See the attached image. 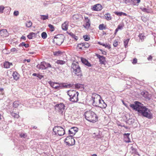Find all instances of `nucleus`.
Returning <instances> with one entry per match:
<instances>
[{
  "mask_svg": "<svg viewBox=\"0 0 156 156\" xmlns=\"http://www.w3.org/2000/svg\"><path fill=\"white\" fill-rule=\"evenodd\" d=\"M83 37L86 41H88L90 39L89 37L87 35H84Z\"/></svg>",
  "mask_w": 156,
  "mask_h": 156,
  "instance_id": "obj_43",
  "label": "nucleus"
},
{
  "mask_svg": "<svg viewBox=\"0 0 156 156\" xmlns=\"http://www.w3.org/2000/svg\"><path fill=\"white\" fill-rule=\"evenodd\" d=\"M75 87L77 88H80V85L78 84H75Z\"/></svg>",
  "mask_w": 156,
  "mask_h": 156,
  "instance_id": "obj_57",
  "label": "nucleus"
},
{
  "mask_svg": "<svg viewBox=\"0 0 156 156\" xmlns=\"http://www.w3.org/2000/svg\"><path fill=\"white\" fill-rule=\"evenodd\" d=\"M81 61L82 63L87 66L88 67L91 66V65L87 59L82 58H81Z\"/></svg>",
  "mask_w": 156,
  "mask_h": 156,
  "instance_id": "obj_16",
  "label": "nucleus"
},
{
  "mask_svg": "<svg viewBox=\"0 0 156 156\" xmlns=\"http://www.w3.org/2000/svg\"><path fill=\"white\" fill-rule=\"evenodd\" d=\"M78 93L77 91L74 90H70L67 91L68 95L69 96L70 98H72Z\"/></svg>",
  "mask_w": 156,
  "mask_h": 156,
  "instance_id": "obj_10",
  "label": "nucleus"
},
{
  "mask_svg": "<svg viewBox=\"0 0 156 156\" xmlns=\"http://www.w3.org/2000/svg\"><path fill=\"white\" fill-rule=\"evenodd\" d=\"M55 108L56 111H58L62 115L64 113L66 109L65 106L63 103H60V104L56 105L55 106Z\"/></svg>",
  "mask_w": 156,
  "mask_h": 156,
  "instance_id": "obj_7",
  "label": "nucleus"
},
{
  "mask_svg": "<svg viewBox=\"0 0 156 156\" xmlns=\"http://www.w3.org/2000/svg\"><path fill=\"white\" fill-rule=\"evenodd\" d=\"M79 93L77 94L76 95L71 98H69L70 101L73 102H77L78 101V96Z\"/></svg>",
  "mask_w": 156,
  "mask_h": 156,
  "instance_id": "obj_17",
  "label": "nucleus"
},
{
  "mask_svg": "<svg viewBox=\"0 0 156 156\" xmlns=\"http://www.w3.org/2000/svg\"><path fill=\"white\" fill-rule=\"evenodd\" d=\"M64 142L69 146H71L75 144V141L73 137V136H69L66 137L65 140Z\"/></svg>",
  "mask_w": 156,
  "mask_h": 156,
  "instance_id": "obj_8",
  "label": "nucleus"
},
{
  "mask_svg": "<svg viewBox=\"0 0 156 156\" xmlns=\"http://www.w3.org/2000/svg\"><path fill=\"white\" fill-rule=\"evenodd\" d=\"M99 28L100 30H103L105 29V27H104V24H101L99 25Z\"/></svg>",
  "mask_w": 156,
  "mask_h": 156,
  "instance_id": "obj_41",
  "label": "nucleus"
},
{
  "mask_svg": "<svg viewBox=\"0 0 156 156\" xmlns=\"http://www.w3.org/2000/svg\"><path fill=\"white\" fill-rule=\"evenodd\" d=\"M86 120L89 122L95 123L98 120V117L95 113L91 111H87L84 113Z\"/></svg>",
  "mask_w": 156,
  "mask_h": 156,
  "instance_id": "obj_3",
  "label": "nucleus"
},
{
  "mask_svg": "<svg viewBox=\"0 0 156 156\" xmlns=\"http://www.w3.org/2000/svg\"><path fill=\"white\" fill-rule=\"evenodd\" d=\"M9 127L7 124L5 123L4 122H1L0 123V129L2 130L6 131V129H8Z\"/></svg>",
  "mask_w": 156,
  "mask_h": 156,
  "instance_id": "obj_13",
  "label": "nucleus"
},
{
  "mask_svg": "<svg viewBox=\"0 0 156 156\" xmlns=\"http://www.w3.org/2000/svg\"><path fill=\"white\" fill-rule=\"evenodd\" d=\"M20 45H21L22 46H24L26 48H28L29 46L28 44H25L24 42H22Z\"/></svg>",
  "mask_w": 156,
  "mask_h": 156,
  "instance_id": "obj_39",
  "label": "nucleus"
},
{
  "mask_svg": "<svg viewBox=\"0 0 156 156\" xmlns=\"http://www.w3.org/2000/svg\"><path fill=\"white\" fill-rule=\"evenodd\" d=\"M41 19L43 20H45L48 19V15H41Z\"/></svg>",
  "mask_w": 156,
  "mask_h": 156,
  "instance_id": "obj_30",
  "label": "nucleus"
},
{
  "mask_svg": "<svg viewBox=\"0 0 156 156\" xmlns=\"http://www.w3.org/2000/svg\"><path fill=\"white\" fill-rule=\"evenodd\" d=\"M53 53L54 55L55 56H58L60 55L62 53L61 51H58L54 52Z\"/></svg>",
  "mask_w": 156,
  "mask_h": 156,
  "instance_id": "obj_29",
  "label": "nucleus"
},
{
  "mask_svg": "<svg viewBox=\"0 0 156 156\" xmlns=\"http://www.w3.org/2000/svg\"><path fill=\"white\" fill-rule=\"evenodd\" d=\"M32 25V22L30 21H27L26 23V26L28 27H30Z\"/></svg>",
  "mask_w": 156,
  "mask_h": 156,
  "instance_id": "obj_35",
  "label": "nucleus"
},
{
  "mask_svg": "<svg viewBox=\"0 0 156 156\" xmlns=\"http://www.w3.org/2000/svg\"><path fill=\"white\" fill-rule=\"evenodd\" d=\"M55 63L62 65L66 63V62L63 60H58L55 62Z\"/></svg>",
  "mask_w": 156,
  "mask_h": 156,
  "instance_id": "obj_26",
  "label": "nucleus"
},
{
  "mask_svg": "<svg viewBox=\"0 0 156 156\" xmlns=\"http://www.w3.org/2000/svg\"><path fill=\"white\" fill-rule=\"evenodd\" d=\"M76 16H77L76 15H74L73 16V17L74 18H76V19H78V18H77V17H76Z\"/></svg>",
  "mask_w": 156,
  "mask_h": 156,
  "instance_id": "obj_64",
  "label": "nucleus"
},
{
  "mask_svg": "<svg viewBox=\"0 0 156 156\" xmlns=\"http://www.w3.org/2000/svg\"><path fill=\"white\" fill-rule=\"evenodd\" d=\"M35 33L33 32H31L27 35V37L29 39H31L33 37H35L36 35Z\"/></svg>",
  "mask_w": 156,
  "mask_h": 156,
  "instance_id": "obj_23",
  "label": "nucleus"
},
{
  "mask_svg": "<svg viewBox=\"0 0 156 156\" xmlns=\"http://www.w3.org/2000/svg\"><path fill=\"white\" fill-rule=\"evenodd\" d=\"M93 101L92 104L94 106L99 107L101 108H105L107 104L104 100L101 99L100 95L96 94H93L91 97V100Z\"/></svg>",
  "mask_w": 156,
  "mask_h": 156,
  "instance_id": "obj_2",
  "label": "nucleus"
},
{
  "mask_svg": "<svg viewBox=\"0 0 156 156\" xmlns=\"http://www.w3.org/2000/svg\"><path fill=\"white\" fill-rule=\"evenodd\" d=\"M68 23L67 22H65L62 24V27L63 30H67L68 28Z\"/></svg>",
  "mask_w": 156,
  "mask_h": 156,
  "instance_id": "obj_18",
  "label": "nucleus"
},
{
  "mask_svg": "<svg viewBox=\"0 0 156 156\" xmlns=\"http://www.w3.org/2000/svg\"><path fill=\"white\" fill-rule=\"evenodd\" d=\"M130 149H131V151L133 154L136 151V150L134 148L133 146L131 147Z\"/></svg>",
  "mask_w": 156,
  "mask_h": 156,
  "instance_id": "obj_46",
  "label": "nucleus"
},
{
  "mask_svg": "<svg viewBox=\"0 0 156 156\" xmlns=\"http://www.w3.org/2000/svg\"><path fill=\"white\" fill-rule=\"evenodd\" d=\"M105 16V19L108 20H110L111 19L110 14L108 13H106Z\"/></svg>",
  "mask_w": 156,
  "mask_h": 156,
  "instance_id": "obj_28",
  "label": "nucleus"
},
{
  "mask_svg": "<svg viewBox=\"0 0 156 156\" xmlns=\"http://www.w3.org/2000/svg\"><path fill=\"white\" fill-rule=\"evenodd\" d=\"M49 83L50 85L53 88H54L55 89V87H56V86L55 85L56 84H57L58 83L57 82H49Z\"/></svg>",
  "mask_w": 156,
  "mask_h": 156,
  "instance_id": "obj_32",
  "label": "nucleus"
},
{
  "mask_svg": "<svg viewBox=\"0 0 156 156\" xmlns=\"http://www.w3.org/2000/svg\"><path fill=\"white\" fill-rule=\"evenodd\" d=\"M123 26L121 24H119L118 25L117 28L119 30H121L122 29Z\"/></svg>",
  "mask_w": 156,
  "mask_h": 156,
  "instance_id": "obj_48",
  "label": "nucleus"
},
{
  "mask_svg": "<svg viewBox=\"0 0 156 156\" xmlns=\"http://www.w3.org/2000/svg\"><path fill=\"white\" fill-rule=\"evenodd\" d=\"M115 14L118 16H121L122 15L124 16H126V14L125 13H123L122 12H115Z\"/></svg>",
  "mask_w": 156,
  "mask_h": 156,
  "instance_id": "obj_31",
  "label": "nucleus"
},
{
  "mask_svg": "<svg viewBox=\"0 0 156 156\" xmlns=\"http://www.w3.org/2000/svg\"><path fill=\"white\" fill-rule=\"evenodd\" d=\"M19 12L18 11H15L13 12V15L14 16H17L19 14Z\"/></svg>",
  "mask_w": 156,
  "mask_h": 156,
  "instance_id": "obj_47",
  "label": "nucleus"
},
{
  "mask_svg": "<svg viewBox=\"0 0 156 156\" xmlns=\"http://www.w3.org/2000/svg\"><path fill=\"white\" fill-rule=\"evenodd\" d=\"M4 8L2 6H0V12H2Z\"/></svg>",
  "mask_w": 156,
  "mask_h": 156,
  "instance_id": "obj_54",
  "label": "nucleus"
},
{
  "mask_svg": "<svg viewBox=\"0 0 156 156\" xmlns=\"http://www.w3.org/2000/svg\"><path fill=\"white\" fill-rule=\"evenodd\" d=\"M79 45H82V46H84L85 48H88L90 46L89 44L87 42L82 43L79 44Z\"/></svg>",
  "mask_w": 156,
  "mask_h": 156,
  "instance_id": "obj_27",
  "label": "nucleus"
},
{
  "mask_svg": "<svg viewBox=\"0 0 156 156\" xmlns=\"http://www.w3.org/2000/svg\"><path fill=\"white\" fill-rule=\"evenodd\" d=\"M146 93H145V92H142L141 93V94L143 95V96L145 97H146V96L145 95V94Z\"/></svg>",
  "mask_w": 156,
  "mask_h": 156,
  "instance_id": "obj_61",
  "label": "nucleus"
},
{
  "mask_svg": "<svg viewBox=\"0 0 156 156\" xmlns=\"http://www.w3.org/2000/svg\"><path fill=\"white\" fill-rule=\"evenodd\" d=\"M41 36L43 39H46L47 37V34L45 32H43L42 33Z\"/></svg>",
  "mask_w": 156,
  "mask_h": 156,
  "instance_id": "obj_37",
  "label": "nucleus"
},
{
  "mask_svg": "<svg viewBox=\"0 0 156 156\" xmlns=\"http://www.w3.org/2000/svg\"><path fill=\"white\" fill-rule=\"evenodd\" d=\"M57 84L59 85V89L63 88H67L68 87V85H66L65 83H58Z\"/></svg>",
  "mask_w": 156,
  "mask_h": 156,
  "instance_id": "obj_21",
  "label": "nucleus"
},
{
  "mask_svg": "<svg viewBox=\"0 0 156 156\" xmlns=\"http://www.w3.org/2000/svg\"><path fill=\"white\" fill-rule=\"evenodd\" d=\"M129 106L133 110L137 111L140 115L148 118H151L152 117L149 110L139 101H135L134 104H130Z\"/></svg>",
  "mask_w": 156,
  "mask_h": 156,
  "instance_id": "obj_1",
  "label": "nucleus"
},
{
  "mask_svg": "<svg viewBox=\"0 0 156 156\" xmlns=\"http://www.w3.org/2000/svg\"><path fill=\"white\" fill-rule=\"evenodd\" d=\"M105 48H107L108 49H110L111 48L110 45L109 44H105Z\"/></svg>",
  "mask_w": 156,
  "mask_h": 156,
  "instance_id": "obj_55",
  "label": "nucleus"
},
{
  "mask_svg": "<svg viewBox=\"0 0 156 156\" xmlns=\"http://www.w3.org/2000/svg\"><path fill=\"white\" fill-rule=\"evenodd\" d=\"M135 121V120L134 119L132 118L129 119L126 121V123L129 125H131L134 123Z\"/></svg>",
  "mask_w": 156,
  "mask_h": 156,
  "instance_id": "obj_20",
  "label": "nucleus"
},
{
  "mask_svg": "<svg viewBox=\"0 0 156 156\" xmlns=\"http://www.w3.org/2000/svg\"><path fill=\"white\" fill-rule=\"evenodd\" d=\"M118 126H120L121 127H125V128H126V129H127V127L126 126H124V125H122V124H119L118 125Z\"/></svg>",
  "mask_w": 156,
  "mask_h": 156,
  "instance_id": "obj_59",
  "label": "nucleus"
},
{
  "mask_svg": "<svg viewBox=\"0 0 156 156\" xmlns=\"http://www.w3.org/2000/svg\"><path fill=\"white\" fill-rule=\"evenodd\" d=\"M37 77L39 78L40 80L42 78H43L44 76L41 75L39 74H38V76H37Z\"/></svg>",
  "mask_w": 156,
  "mask_h": 156,
  "instance_id": "obj_52",
  "label": "nucleus"
},
{
  "mask_svg": "<svg viewBox=\"0 0 156 156\" xmlns=\"http://www.w3.org/2000/svg\"><path fill=\"white\" fill-rule=\"evenodd\" d=\"M84 23L83 26L85 29H89L90 25V19H89L87 17L85 16L84 17Z\"/></svg>",
  "mask_w": 156,
  "mask_h": 156,
  "instance_id": "obj_9",
  "label": "nucleus"
},
{
  "mask_svg": "<svg viewBox=\"0 0 156 156\" xmlns=\"http://www.w3.org/2000/svg\"><path fill=\"white\" fill-rule=\"evenodd\" d=\"M53 131L56 134L62 136L65 134V131L64 129L59 126H55L53 128Z\"/></svg>",
  "mask_w": 156,
  "mask_h": 156,
  "instance_id": "obj_6",
  "label": "nucleus"
},
{
  "mask_svg": "<svg viewBox=\"0 0 156 156\" xmlns=\"http://www.w3.org/2000/svg\"><path fill=\"white\" fill-rule=\"evenodd\" d=\"M12 76L14 79L15 80H17L19 78V75L16 72H14L13 73Z\"/></svg>",
  "mask_w": 156,
  "mask_h": 156,
  "instance_id": "obj_22",
  "label": "nucleus"
},
{
  "mask_svg": "<svg viewBox=\"0 0 156 156\" xmlns=\"http://www.w3.org/2000/svg\"><path fill=\"white\" fill-rule=\"evenodd\" d=\"M20 136L22 138H25L27 137V135L26 133H21L20 134Z\"/></svg>",
  "mask_w": 156,
  "mask_h": 156,
  "instance_id": "obj_44",
  "label": "nucleus"
},
{
  "mask_svg": "<svg viewBox=\"0 0 156 156\" xmlns=\"http://www.w3.org/2000/svg\"><path fill=\"white\" fill-rule=\"evenodd\" d=\"M138 37H139L140 38L141 40H144V38L145 37L144 34L142 33L140 34L139 35H138Z\"/></svg>",
  "mask_w": 156,
  "mask_h": 156,
  "instance_id": "obj_40",
  "label": "nucleus"
},
{
  "mask_svg": "<svg viewBox=\"0 0 156 156\" xmlns=\"http://www.w3.org/2000/svg\"><path fill=\"white\" fill-rule=\"evenodd\" d=\"M102 9V6L99 4L94 5L93 7V9L94 11H99Z\"/></svg>",
  "mask_w": 156,
  "mask_h": 156,
  "instance_id": "obj_14",
  "label": "nucleus"
},
{
  "mask_svg": "<svg viewBox=\"0 0 156 156\" xmlns=\"http://www.w3.org/2000/svg\"><path fill=\"white\" fill-rule=\"evenodd\" d=\"M142 11L144 12H148V9L146 8H143L142 9Z\"/></svg>",
  "mask_w": 156,
  "mask_h": 156,
  "instance_id": "obj_53",
  "label": "nucleus"
},
{
  "mask_svg": "<svg viewBox=\"0 0 156 156\" xmlns=\"http://www.w3.org/2000/svg\"><path fill=\"white\" fill-rule=\"evenodd\" d=\"M134 0H124V2L127 4L129 5L132 4H133Z\"/></svg>",
  "mask_w": 156,
  "mask_h": 156,
  "instance_id": "obj_25",
  "label": "nucleus"
},
{
  "mask_svg": "<svg viewBox=\"0 0 156 156\" xmlns=\"http://www.w3.org/2000/svg\"><path fill=\"white\" fill-rule=\"evenodd\" d=\"M95 55L99 59L100 63L101 64L105 65V58L98 54H96Z\"/></svg>",
  "mask_w": 156,
  "mask_h": 156,
  "instance_id": "obj_11",
  "label": "nucleus"
},
{
  "mask_svg": "<svg viewBox=\"0 0 156 156\" xmlns=\"http://www.w3.org/2000/svg\"><path fill=\"white\" fill-rule=\"evenodd\" d=\"M19 105V102L18 101H15L13 104L14 108H17Z\"/></svg>",
  "mask_w": 156,
  "mask_h": 156,
  "instance_id": "obj_38",
  "label": "nucleus"
},
{
  "mask_svg": "<svg viewBox=\"0 0 156 156\" xmlns=\"http://www.w3.org/2000/svg\"><path fill=\"white\" fill-rule=\"evenodd\" d=\"M69 134L70 135V136H73L75 134V132L73 130L72 127L69 130Z\"/></svg>",
  "mask_w": 156,
  "mask_h": 156,
  "instance_id": "obj_24",
  "label": "nucleus"
},
{
  "mask_svg": "<svg viewBox=\"0 0 156 156\" xmlns=\"http://www.w3.org/2000/svg\"><path fill=\"white\" fill-rule=\"evenodd\" d=\"M75 40H77L78 39V37L77 36L72 33H70L69 34Z\"/></svg>",
  "mask_w": 156,
  "mask_h": 156,
  "instance_id": "obj_36",
  "label": "nucleus"
},
{
  "mask_svg": "<svg viewBox=\"0 0 156 156\" xmlns=\"http://www.w3.org/2000/svg\"><path fill=\"white\" fill-rule=\"evenodd\" d=\"M0 34L2 36L6 37L8 36V33L6 29H2L0 30Z\"/></svg>",
  "mask_w": 156,
  "mask_h": 156,
  "instance_id": "obj_15",
  "label": "nucleus"
},
{
  "mask_svg": "<svg viewBox=\"0 0 156 156\" xmlns=\"http://www.w3.org/2000/svg\"><path fill=\"white\" fill-rule=\"evenodd\" d=\"M64 41V36L63 35H57L55 36L53 42L58 45H60Z\"/></svg>",
  "mask_w": 156,
  "mask_h": 156,
  "instance_id": "obj_5",
  "label": "nucleus"
},
{
  "mask_svg": "<svg viewBox=\"0 0 156 156\" xmlns=\"http://www.w3.org/2000/svg\"><path fill=\"white\" fill-rule=\"evenodd\" d=\"M129 40V39L128 38L126 40H124V46L126 48V47L127 46V44L128 43Z\"/></svg>",
  "mask_w": 156,
  "mask_h": 156,
  "instance_id": "obj_34",
  "label": "nucleus"
},
{
  "mask_svg": "<svg viewBox=\"0 0 156 156\" xmlns=\"http://www.w3.org/2000/svg\"><path fill=\"white\" fill-rule=\"evenodd\" d=\"M38 74H37L36 73H34L32 74V75L33 76H36L37 77Z\"/></svg>",
  "mask_w": 156,
  "mask_h": 156,
  "instance_id": "obj_63",
  "label": "nucleus"
},
{
  "mask_svg": "<svg viewBox=\"0 0 156 156\" xmlns=\"http://www.w3.org/2000/svg\"><path fill=\"white\" fill-rule=\"evenodd\" d=\"M147 59L148 60H151L152 59V57L151 55H150Z\"/></svg>",
  "mask_w": 156,
  "mask_h": 156,
  "instance_id": "obj_58",
  "label": "nucleus"
},
{
  "mask_svg": "<svg viewBox=\"0 0 156 156\" xmlns=\"http://www.w3.org/2000/svg\"><path fill=\"white\" fill-rule=\"evenodd\" d=\"M36 67L37 69L42 70L46 69L45 67V62H41L40 64H38L37 66Z\"/></svg>",
  "mask_w": 156,
  "mask_h": 156,
  "instance_id": "obj_12",
  "label": "nucleus"
},
{
  "mask_svg": "<svg viewBox=\"0 0 156 156\" xmlns=\"http://www.w3.org/2000/svg\"><path fill=\"white\" fill-rule=\"evenodd\" d=\"M21 39H23V40H26V37H25V36H23L21 37Z\"/></svg>",
  "mask_w": 156,
  "mask_h": 156,
  "instance_id": "obj_62",
  "label": "nucleus"
},
{
  "mask_svg": "<svg viewBox=\"0 0 156 156\" xmlns=\"http://www.w3.org/2000/svg\"><path fill=\"white\" fill-rule=\"evenodd\" d=\"M18 50L15 48H13L11 49V51L13 52H17Z\"/></svg>",
  "mask_w": 156,
  "mask_h": 156,
  "instance_id": "obj_49",
  "label": "nucleus"
},
{
  "mask_svg": "<svg viewBox=\"0 0 156 156\" xmlns=\"http://www.w3.org/2000/svg\"><path fill=\"white\" fill-rule=\"evenodd\" d=\"M137 59L136 58H135L133 60L132 63L133 64H135L137 63Z\"/></svg>",
  "mask_w": 156,
  "mask_h": 156,
  "instance_id": "obj_50",
  "label": "nucleus"
},
{
  "mask_svg": "<svg viewBox=\"0 0 156 156\" xmlns=\"http://www.w3.org/2000/svg\"><path fill=\"white\" fill-rule=\"evenodd\" d=\"M55 89H56V90H59V85L58 84V85L57 86H56V87H55Z\"/></svg>",
  "mask_w": 156,
  "mask_h": 156,
  "instance_id": "obj_60",
  "label": "nucleus"
},
{
  "mask_svg": "<svg viewBox=\"0 0 156 156\" xmlns=\"http://www.w3.org/2000/svg\"><path fill=\"white\" fill-rule=\"evenodd\" d=\"M72 128H73V130L75 132V133H76V132H77L78 131V129L76 127H72Z\"/></svg>",
  "mask_w": 156,
  "mask_h": 156,
  "instance_id": "obj_51",
  "label": "nucleus"
},
{
  "mask_svg": "<svg viewBox=\"0 0 156 156\" xmlns=\"http://www.w3.org/2000/svg\"><path fill=\"white\" fill-rule=\"evenodd\" d=\"M118 42L117 41H115L114 42L113 44V45L115 47H116L118 45Z\"/></svg>",
  "mask_w": 156,
  "mask_h": 156,
  "instance_id": "obj_56",
  "label": "nucleus"
},
{
  "mask_svg": "<svg viewBox=\"0 0 156 156\" xmlns=\"http://www.w3.org/2000/svg\"><path fill=\"white\" fill-rule=\"evenodd\" d=\"M45 67L46 68V69H47L48 68H52L54 69H55V67H52V66L51 65V64L49 63H47L45 62Z\"/></svg>",
  "mask_w": 156,
  "mask_h": 156,
  "instance_id": "obj_33",
  "label": "nucleus"
},
{
  "mask_svg": "<svg viewBox=\"0 0 156 156\" xmlns=\"http://www.w3.org/2000/svg\"><path fill=\"white\" fill-rule=\"evenodd\" d=\"M12 65V63H10L8 62H6L4 64V66L5 68L7 69L9 68L10 66Z\"/></svg>",
  "mask_w": 156,
  "mask_h": 156,
  "instance_id": "obj_19",
  "label": "nucleus"
},
{
  "mask_svg": "<svg viewBox=\"0 0 156 156\" xmlns=\"http://www.w3.org/2000/svg\"><path fill=\"white\" fill-rule=\"evenodd\" d=\"M48 26L51 29V31H53L54 30V27L53 25L50 24L48 25Z\"/></svg>",
  "mask_w": 156,
  "mask_h": 156,
  "instance_id": "obj_42",
  "label": "nucleus"
},
{
  "mask_svg": "<svg viewBox=\"0 0 156 156\" xmlns=\"http://www.w3.org/2000/svg\"><path fill=\"white\" fill-rule=\"evenodd\" d=\"M72 72L75 75L79 77L82 76L81 68L78 62H74L71 66Z\"/></svg>",
  "mask_w": 156,
  "mask_h": 156,
  "instance_id": "obj_4",
  "label": "nucleus"
},
{
  "mask_svg": "<svg viewBox=\"0 0 156 156\" xmlns=\"http://www.w3.org/2000/svg\"><path fill=\"white\" fill-rule=\"evenodd\" d=\"M11 115L12 116L15 118H18L19 117V115L18 114L16 113H12Z\"/></svg>",
  "mask_w": 156,
  "mask_h": 156,
  "instance_id": "obj_45",
  "label": "nucleus"
}]
</instances>
